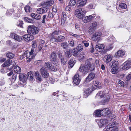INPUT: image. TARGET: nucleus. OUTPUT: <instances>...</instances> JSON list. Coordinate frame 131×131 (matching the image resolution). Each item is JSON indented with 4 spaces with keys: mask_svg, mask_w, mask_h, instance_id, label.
<instances>
[{
    "mask_svg": "<svg viewBox=\"0 0 131 131\" xmlns=\"http://www.w3.org/2000/svg\"><path fill=\"white\" fill-rule=\"evenodd\" d=\"M95 66L94 65H91V63L88 60L85 61L84 64H81L80 67L79 68L78 71H79V72L86 73H88L89 70L92 71L94 70L95 68Z\"/></svg>",
    "mask_w": 131,
    "mask_h": 131,
    "instance_id": "1",
    "label": "nucleus"
},
{
    "mask_svg": "<svg viewBox=\"0 0 131 131\" xmlns=\"http://www.w3.org/2000/svg\"><path fill=\"white\" fill-rule=\"evenodd\" d=\"M34 51V49H31L30 52L28 51H26L23 54V58H25V57H26L27 58V61L28 62H30L34 58V56L32 54Z\"/></svg>",
    "mask_w": 131,
    "mask_h": 131,
    "instance_id": "2",
    "label": "nucleus"
},
{
    "mask_svg": "<svg viewBox=\"0 0 131 131\" xmlns=\"http://www.w3.org/2000/svg\"><path fill=\"white\" fill-rule=\"evenodd\" d=\"M39 30V29L37 27L29 26L28 27L27 31L28 33L29 34L35 35L38 33Z\"/></svg>",
    "mask_w": 131,
    "mask_h": 131,
    "instance_id": "3",
    "label": "nucleus"
},
{
    "mask_svg": "<svg viewBox=\"0 0 131 131\" xmlns=\"http://www.w3.org/2000/svg\"><path fill=\"white\" fill-rule=\"evenodd\" d=\"M117 124L113 123L109 124L103 130V131H111L115 130L116 128H118L116 127Z\"/></svg>",
    "mask_w": 131,
    "mask_h": 131,
    "instance_id": "4",
    "label": "nucleus"
},
{
    "mask_svg": "<svg viewBox=\"0 0 131 131\" xmlns=\"http://www.w3.org/2000/svg\"><path fill=\"white\" fill-rule=\"evenodd\" d=\"M81 74L80 72H79V71H77L76 74L74 76L73 80L75 84L78 85L79 84L81 79L80 77Z\"/></svg>",
    "mask_w": 131,
    "mask_h": 131,
    "instance_id": "5",
    "label": "nucleus"
},
{
    "mask_svg": "<svg viewBox=\"0 0 131 131\" xmlns=\"http://www.w3.org/2000/svg\"><path fill=\"white\" fill-rule=\"evenodd\" d=\"M96 14H93L92 15L86 16L83 18L82 20L83 22L85 23H87L92 21L96 16Z\"/></svg>",
    "mask_w": 131,
    "mask_h": 131,
    "instance_id": "6",
    "label": "nucleus"
},
{
    "mask_svg": "<svg viewBox=\"0 0 131 131\" xmlns=\"http://www.w3.org/2000/svg\"><path fill=\"white\" fill-rule=\"evenodd\" d=\"M99 96L101 98L106 97L107 98L105 100H104V103L107 102L108 101V100L110 99V97L108 96L107 94H106L105 91H100L99 93L97 94L96 96Z\"/></svg>",
    "mask_w": 131,
    "mask_h": 131,
    "instance_id": "7",
    "label": "nucleus"
},
{
    "mask_svg": "<svg viewBox=\"0 0 131 131\" xmlns=\"http://www.w3.org/2000/svg\"><path fill=\"white\" fill-rule=\"evenodd\" d=\"M131 67V60H128L125 62L123 65L122 69L123 70H127Z\"/></svg>",
    "mask_w": 131,
    "mask_h": 131,
    "instance_id": "8",
    "label": "nucleus"
},
{
    "mask_svg": "<svg viewBox=\"0 0 131 131\" xmlns=\"http://www.w3.org/2000/svg\"><path fill=\"white\" fill-rule=\"evenodd\" d=\"M40 72L44 78H47L49 76V73L44 67L42 68L40 70Z\"/></svg>",
    "mask_w": 131,
    "mask_h": 131,
    "instance_id": "9",
    "label": "nucleus"
},
{
    "mask_svg": "<svg viewBox=\"0 0 131 131\" xmlns=\"http://www.w3.org/2000/svg\"><path fill=\"white\" fill-rule=\"evenodd\" d=\"M19 79L23 83H25L26 82L28 78L27 74L24 73H20L19 75Z\"/></svg>",
    "mask_w": 131,
    "mask_h": 131,
    "instance_id": "10",
    "label": "nucleus"
},
{
    "mask_svg": "<svg viewBox=\"0 0 131 131\" xmlns=\"http://www.w3.org/2000/svg\"><path fill=\"white\" fill-rule=\"evenodd\" d=\"M101 85L97 81L95 80L93 82L92 87L93 89H99L101 88Z\"/></svg>",
    "mask_w": 131,
    "mask_h": 131,
    "instance_id": "11",
    "label": "nucleus"
},
{
    "mask_svg": "<svg viewBox=\"0 0 131 131\" xmlns=\"http://www.w3.org/2000/svg\"><path fill=\"white\" fill-rule=\"evenodd\" d=\"M102 35V33L100 32H96L93 34L92 37V39L93 41H96Z\"/></svg>",
    "mask_w": 131,
    "mask_h": 131,
    "instance_id": "12",
    "label": "nucleus"
},
{
    "mask_svg": "<svg viewBox=\"0 0 131 131\" xmlns=\"http://www.w3.org/2000/svg\"><path fill=\"white\" fill-rule=\"evenodd\" d=\"M10 36L13 38L18 41H21L23 39L21 37L18 36L14 33H11L10 35Z\"/></svg>",
    "mask_w": 131,
    "mask_h": 131,
    "instance_id": "13",
    "label": "nucleus"
},
{
    "mask_svg": "<svg viewBox=\"0 0 131 131\" xmlns=\"http://www.w3.org/2000/svg\"><path fill=\"white\" fill-rule=\"evenodd\" d=\"M48 8V7L39 8L37 9V12L38 14H42L46 13L47 11Z\"/></svg>",
    "mask_w": 131,
    "mask_h": 131,
    "instance_id": "14",
    "label": "nucleus"
},
{
    "mask_svg": "<svg viewBox=\"0 0 131 131\" xmlns=\"http://www.w3.org/2000/svg\"><path fill=\"white\" fill-rule=\"evenodd\" d=\"M23 37L24 39L26 41L32 40L34 39V36L30 34L24 35L23 36Z\"/></svg>",
    "mask_w": 131,
    "mask_h": 131,
    "instance_id": "15",
    "label": "nucleus"
},
{
    "mask_svg": "<svg viewBox=\"0 0 131 131\" xmlns=\"http://www.w3.org/2000/svg\"><path fill=\"white\" fill-rule=\"evenodd\" d=\"M125 51L123 50H119L115 53V58H117L120 57H122L125 55Z\"/></svg>",
    "mask_w": 131,
    "mask_h": 131,
    "instance_id": "16",
    "label": "nucleus"
},
{
    "mask_svg": "<svg viewBox=\"0 0 131 131\" xmlns=\"http://www.w3.org/2000/svg\"><path fill=\"white\" fill-rule=\"evenodd\" d=\"M112 56L110 54H108L105 56L103 58L104 62L106 63H108L111 61Z\"/></svg>",
    "mask_w": 131,
    "mask_h": 131,
    "instance_id": "17",
    "label": "nucleus"
},
{
    "mask_svg": "<svg viewBox=\"0 0 131 131\" xmlns=\"http://www.w3.org/2000/svg\"><path fill=\"white\" fill-rule=\"evenodd\" d=\"M103 113V109L101 110H95L93 113V115L95 116V117H99L101 116L102 115Z\"/></svg>",
    "mask_w": 131,
    "mask_h": 131,
    "instance_id": "18",
    "label": "nucleus"
},
{
    "mask_svg": "<svg viewBox=\"0 0 131 131\" xmlns=\"http://www.w3.org/2000/svg\"><path fill=\"white\" fill-rule=\"evenodd\" d=\"M104 46L103 44H98L95 46V50L99 52H101L104 50Z\"/></svg>",
    "mask_w": 131,
    "mask_h": 131,
    "instance_id": "19",
    "label": "nucleus"
},
{
    "mask_svg": "<svg viewBox=\"0 0 131 131\" xmlns=\"http://www.w3.org/2000/svg\"><path fill=\"white\" fill-rule=\"evenodd\" d=\"M95 76V74L94 73H90L86 78L85 82H89L94 78Z\"/></svg>",
    "mask_w": 131,
    "mask_h": 131,
    "instance_id": "20",
    "label": "nucleus"
},
{
    "mask_svg": "<svg viewBox=\"0 0 131 131\" xmlns=\"http://www.w3.org/2000/svg\"><path fill=\"white\" fill-rule=\"evenodd\" d=\"M108 121L107 119H101L100 121L99 124V127H102L106 124L108 123Z\"/></svg>",
    "mask_w": 131,
    "mask_h": 131,
    "instance_id": "21",
    "label": "nucleus"
},
{
    "mask_svg": "<svg viewBox=\"0 0 131 131\" xmlns=\"http://www.w3.org/2000/svg\"><path fill=\"white\" fill-rule=\"evenodd\" d=\"M77 5L79 7L84 6L86 3V0H79L78 1Z\"/></svg>",
    "mask_w": 131,
    "mask_h": 131,
    "instance_id": "22",
    "label": "nucleus"
},
{
    "mask_svg": "<svg viewBox=\"0 0 131 131\" xmlns=\"http://www.w3.org/2000/svg\"><path fill=\"white\" fill-rule=\"evenodd\" d=\"M12 60L11 59H8L3 63L2 66L4 67L10 66L12 64Z\"/></svg>",
    "mask_w": 131,
    "mask_h": 131,
    "instance_id": "23",
    "label": "nucleus"
},
{
    "mask_svg": "<svg viewBox=\"0 0 131 131\" xmlns=\"http://www.w3.org/2000/svg\"><path fill=\"white\" fill-rule=\"evenodd\" d=\"M30 16L32 18L37 20H39L41 18V17L40 15L35 13L31 14Z\"/></svg>",
    "mask_w": 131,
    "mask_h": 131,
    "instance_id": "24",
    "label": "nucleus"
},
{
    "mask_svg": "<svg viewBox=\"0 0 131 131\" xmlns=\"http://www.w3.org/2000/svg\"><path fill=\"white\" fill-rule=\"evenodd\" d=\"M57 42H60L64 41L65 39V37L64 36L61 35L57 37Z\"/></svg>",
    "mask_w": 131,
    "mask_h": 131,
    "instance_id": "25",
    "label": "nucleus"
},
{
    "mask_svg": "<svg viewBox=\"0 0 131 131\" xmlns=\"http://www.w3.org/2000/svg\"><path fill=\"white\" fill-rule=\"evenodd\" d=\"M103 113L104 112H105V114L104 115L105 116L108 115L110 114L111 112L109 108H104L103 109Z\"/></svg>",
    "mask_w": 131,
    "mask_h": 131,
    "instance_id": "26",
    "label": "nucleus"
},
{
    "mask_svg": "<svg viewBox=\"0 0 131 131\" xmlns=\"http://www.w3.org/2000/svg\"><path fill=\"white\" fill-rule=\"evenodd\" d=\"M51 62L53 64L57 66L59 65L58 61L57 58L50 60Z\"/></svg>",
    "mask_w": 131,
    "mask_h": 131,
    "instance_id": "27",
    "label": "nucleus"
},
{
    "mask_svg": "<svg viewBox=\"0 0 131 131\" xmlns=\"http://www.w3.org/2000/svg\"><path fill=\"white\" fill-rule=\"evenodd\" d=\"M20 68L18 66H16L14 68V71L17 74L20 73L21 72Z\"/></svg>",
    "mask_w": 131,
    "mask_h": 131,
    "instance_id": "28",
    "label": "nucleus"
},
{
    "mask_svg": "<svg viewBox=\"0 0 131 131\" xmlns=\"http://www.w3.org/2000/svg\"><path fill=\"white\" fill-rule=\"evenodd\" d=\"M110 65H112L111 67L116 68L118 65V63L117 61H113L110 64Z\"/></svg>",
    "mask_w": 131,
    "mask_h": 131,
    "instance_id": "29",
    "label": "nucleus"
},
{
    "mask_svg": "<svg viewBox=\"0 0 131 131\" xmlns=\"http://www.w3.org/2000/svg\"><path fill=\"white\" fill-rule=\"evenodd\" d=\"M83 91L84 92L90 94L91 92L92 89L91 88H84L83 89Z\"/></svg>",
    "mask_w": 131,
    "mask_h": 131,
    "instance_id": "30",
    "label": "nucleus"
},
{
    "mask_svg": "<svg viewBox=\"0 0 131 131\" xmlns=\"http://www.w3.org/2000/svg\"><path fill=\"white\" fill-rule=\"evenodd\" d=\"M85 11H83V12L81 13V14L80 13L78 15L76 16L80 19H83L84 16L85 15Z\"/></svg>",
    "mask_w": 131,
    "mask_h": 131,
    "instance_id": "31",
    "label": "nucleus"
},
{
    "mask_svg": "<svg viewBox=\"0 0 131 131\" xmlns=\"http://www.w3.org/2000/svg\"><path fill=\"white\" fill-rule=\"evenodd\" d=\"M57 58V56L56 52L54 51H53L50 54L49 58L50 60Z\"/></svg>",
    "mask_w": 131,
    "mask_h": 131,
    "instance_id": "32",
    "label": "nucleus"
},
{
    "mask_svg": "<svg viewBox=\"0 0 131 131\" xmlns=\"http://www.w3.org/2000/svg\"><path fill=\"white\" fill-rule=\"evenodd\" d=\"M83 11H85L84 10L82 9H79L76 10L75 12V16L77 15H78L80 13L81 14V13L83 12Z\"/></svg>",
    "mask_w": 131,
    "mask_h": 131,
    "instance_id": "33",
    "label": "nucleus"
},
{
    "mask_svg": "<svg viewBox=\"0 0 131 131\" xmlns=\"http://www.w3.org/2000/svg\"><path fill=\"white\" fill-rule=\"evenodd\" d=\"M67 15L65 12H63L62 14V19L63 22H64L66 20Z\"/></svg>",
    "mask_w": 131,
    "mask_h": 131,
    "instance_id": "34",
    "label": "nucleus"
},
{
    "mask_svg": "<svg viewBox=\"0 0 131 131\" xmlns=\"http://www.w3.org/2000/svg\"><path fill=\"white\" fill-rule=\"evenodd\" d=\"M89 42L90 41L88 40H84L82 41V42L85 47H87L89 46Z\"/></svg>",
    "mask_w": 131,
    "mask_h": 131,
    "instance_id": "35",
    "label": "nucleus"
},
{
    "mask_svg": "<svg viewBox=\"0 0 131 131\" xmlns=\"http://www.w3.org/2000/svg\"><path fill=\"white\" fill-rule=\"evenodd\" d=\"M49 69L52 71H57L58 68L56 66H52L51 64L50 67Z\"/></svg>",
    "mask_w": 131,
    "mask_h": 131,
    "instance_id": "36",
    "label": "nucleus"
},
{
    "mask_svg": "<svg viewBox=\"0 0 131 131\" xmlns=\"http://www.w3.org/2000/svg\"><path fill=\"white\" fill-rule=\"evenodd\" d=\"M61 47H62L64 49H66L68 47L67 43L66 42H63L61 44Z\"/></svg>",
    "mask_w": 131,
    "mask_h": 131,
    "instance_id": "37",
    "label": "nucleus"
},
{
    "mask_svg": "<svg viewBox=\"0 0 131 131\" xmlns=\"http://www.w3.org/2000/svg\"><path fill=\"white\" fill-rule=\"evenodd\" d=\"M97 25V22L96 21H94L91 23V25L90 27L96 29Z\"/></svg>",
    "mask_w": 131,
    "mask_h": 131,
    "instance_id": "38",
    "label": "nucleus"
},
{
    "mask_svg": "<svg viewBox=\"0 0 131 131\" xmlns=\"http://www.w3.org/2000/svg\"><path fill=\"white\" fill-rule=\"evenodd\" d=\"M6 56L8 58L12 59L14 57V55L12 53L9 52L6 53Z\"/></svg>",
    "mask_w": 131,
    "mask_h": 131,
    "instance_id": "39",
    "label": "nucleus"
},
{
    "mask_svg": "<svg viewBox=\"0 0 131 131\" xmlns=\"http://www.w3.org/2000/svg\"><path fill=\"white\" fill-rule=\"evenodd\" d=\"M119 7L122 9H126L127 8V5L125 3H121L119 5Z\"/></svg>",
    "mask_w": 131,
    "mask_h": 131,
    "instance_id": "40",
    "label": "nucleus"
},
{
    "mask_svg": "<svg viewBox=\"0 0 131 131\" xmlns=\"http://www.w3.org/2000/svg\"><path fill=\"white\" fill-rule=\"evenodd\" d=\"M54 3V1L53 0L48 1L45 3V5L48 6L52 5Z\"/></svg>",
    "mask_w": 131,
    "mask_h": 131,
    "instance_id": "41",
    "label": "nucleus"
},
{
    "mask_svg": "<svg viewBox=\"0 0 131 131\" xmlns=\"http://www.w3.org/2000/svg\"><path fill=\"white\" fill-rule=\"evenodd\" d=\"M65 53L66 57L68 58H70L71 57L72 55L71 50L70 51L69 50L66 51Z\"/></svg>",
    "mask_w": 131,
    "mask_h": 131,
    "instance_id": "42",
    "label": "nucleus"
},
{
    "mask_svg": "<svg viewBox=\"0 0 131 131\" xmlns=\"http://www.w3.org/2000/svg\"><path fill=\"white\" fill-rule=\"evenodd\" d=\"M95 29L90 26L88 30L89 33L90 34H92L94 32Z\"/></svg>",
    "mask_w": 131,
    "mask_h": 131,
    "instance_id": "43",
    "label": "nucleus"
},
{
    "mask_svg": "<svg viewBox=\"0 0 131 131\" xmlns=\"http://www.w3.org/2000/svg\"><path fill=\"white\" fill-rule=\"evenodd\" d=\"M79 52H81L83 50V46L81 44L79 45L76 48Z\"/></svg>",
    "mask_w": 131,
    "mask_h": 131,
    "instance_id": "44",
    "label": "nucleus"
},
{
    "mask_svg": "<svg viewBox=\"0 0 131 131\" xmlns=\"http://www.w3.org/2000/svg\"><path fill=\"white\" fill-rule=\"evenodd\" d=\"M25 10L26 12L29 13L30 12V10H31V8L30 6H27L25 7H24Z\"/></svg>",
    "mask_w": 131,
    "mask_h": 131,
    "instance_id": "45",
    "label": "nucleus"
},
{
    "mask_svg": "<svg viewBox=\"0 0 131 131\" xmlns=\"http://www.w3.org/2000/svg\"><path fill=\"white\" fill-rule=\"evenodd\" d=\"M24 19L25 21L29 23H32L34 21L32 19L29 18L27 17H25L24 18Z\"/></svg>",
    "mask_w": 131,
    "mask_h": 131,
    "instance_id": "46",
    "label": "nucleus"
},
{
    "mask_svg": "<svg viewBox=\"0 0 131 131\" xmlns=\"http://www.w3.org/2000/svg\"><path fill=\"white\" fill-rule=\"evenodd\" d=\"M51 64L50 62H46L45 64V68L46 69V68H49L50 67V66L51 65Z\"/></svg>",
    "mask_w": 131,
    "mask_h": 131,
    "instance_id": "47",
    "label": "nucleus"
},
{
    "mask_svg": "<svg viewBox=\"0 0 131 131\" xmlns=\"http://www.w3.org/2000/svg\"><path fill=\"white\" fill-rule=\"evenodd\" d=\"M69 43L70 46L71 47H73L74 46V43L73 40H70L69 41Z\"/></svg>",
    "mask_w": 131,
    "mask_h": 131,
    "instance_id": "48",
    "label": "nucleus"
},
{
    "mask_svg": "<svg viewBox=\"0 0 131 131\" xmlns=\"http://www.w3.org/2000/svg\"><path fill=\"white\" fill-rule=\"evenodd\" d=\"M28 74L29 77L30 78V80H32L33 79V75L32 72H28Z\"/></svg>",
    "mask_w": 131,
    "mask_h": 131,
    "instance_id": "49",
    "label": "nucleus"
},
{
    "mask_svg": "<svg viewBox=\"0 0 131 131\" xmlns=\"http://www.w3.org/2000/svg\"><path fill=\"white\" fill-rule=\"evenodd\" d=\"M76 3V1L75 0H71L69 2V4L70 6H73Z\"/></svg>",
    "mask_w": 131,
    "mask_h": 131,
    "instance_id": "50",
    "label": "nucleus"
},
{
    "mask_svg": "<svg viewBox=\"0 0 131 131\" xmlns=\"http://www.w3.org/2000/svg\"><path fill=\"white\" fill-rule=\"evenodd\" d=\"M14 13L13 10V9H10L8 10L6 12V14L8 15H11L12 13Z\"/></svg>",
    "mask_w": 131,
    "mask_h": 131,
    "instance_id": "51",
    "label": "nucleus"
},
{
    "mask_svg": "<svg viewBox=\"0 0 131 131\" xmlns=\"http://www.w3.org/2000/svg\"><path fill=\"white\" fill-rule=\"evenodd\" d=\"M73 55L74 56H77L78 54V52H79L76 49H73Z\"/></svg>",
    "mask_w": 131,
    "mask_h": 131,
    "instance_id": "52",
    "label": "nucleus"
},
{
    "mask_svg": "<svg viewBox=\"0 0 131 131\" xmlns=\"http://www.w3.org/2000/svg\"><path fill=\"white\" fill-rule=\"evenodd\" d=\"M52 36V37L50 39V41L52 43H53L54 42H57V37L55 38L53 37V36Z\"/></svg>",
    "mask_w": 131,
    "mask_h": 131,
    "instance_id": "53",
    "label": "nucleus"
},
{
    "mask_svg": "<svg viewBox=\"0 0 131 131\" xmlns=\"http://www.w3.org/2000/svg\"><path fill=\"white\" fill-rule=\"evenodd\" d=\"M113 68L111 70V72L113 74H115L117 73V71L116 69V68L112 67Z\"/></svg>",
    "mask_w": 131,
    "mask_h": 131,
    "instance_id": "54",
    "label": "nucleus"
},
{
    "mask_svg": "<svg viewBox=\"0 0 131 131\" xmlns=\"http://www.w3.org/2000/svg\"><path fill=\"white\" fill-rule=\"evenodd\" d=\"M118 84H120L121 86L123 87L124 86V83L123 81L120 80H119L118 81Z\"/></svg>",
    "mask_w": 131,
    "mask_h": 131,
    "instance_id": "55",
    "label": "nucleus"
},
{
    "mask_svg": "<svg viewBox=\"0 0 131 131\" xmlns=\"http://www.w3.org/2000/svg\"><path fill=\"white\" fill-rule=\"evenodd\" d=\"M61 63L62 64H64L65 65L66 64V62L67 60L65 58H62L61 59Z\"/></svg>",
    "mask_w": 131,
    "mask_h": 131,
    "instance_id": "56",
    "label": "nucleus"
},
{
    "mask_svg": "<svg viewBox=\"0 0 131 131\" xmlns=\"http://www.w3.org/2000/svg\"><path fill=\"white\" fill-rule=\"evenodd\" d=\"M88 8L90 9L92 8H94L95 7V6L93 4H90L88 6Z\"/></svg>",
    "mask_w": 131,
    "mask_h": 131,
    "instance_id": "57",
    "label": "nucleus"
},
{
    "mask_svg": "<svg viewBox=\"0 0 131 131\" xmlns=\"http://www.w3.org/2000/svg\"><path fill=\"white\" fill-rule=\"evenodd\" d=\"M18 23H19V24H17V25L18 26H20L21 27H22V26L23 24V21L20 20H19L18 22Z\"/></svg>",
    "mask_w": 131,
    "mask_h": 131,
    "instance_id": "58",
    "label": "nucleus"
},
{
    "mask_svg": "<svg viewBox=\"0 0 131 131\" xmlns=\"http://www.w3.org/2000/svg\"><path fill=\"white\" fill-rule=\"evenodd\" d=\"M32 46L33 48H35L37 46L36 42V41H33L32 42Z\"/></svg>",
    "mask_w": 131,
    "mask_h": 131,
    "instance_id": "59",
    "label": "nucleus"
},
{
    "mask_svg": "<svg viewBox=\"0 0 131 131\" xmlns=\"http://www.w3.org/2000/svg\"><path fill=\"white\" fill-rule=\"evenodd\" d=\"M46 15H44L42 17V20L41 22L43 24L45 23V20L46 19Z\"/></svg>",
    "mask_w": 131,
    "mask_h": 131,
    "instance_id": "60",
    "label": "nucleus"
},
{
    "mask_svg": "<svg viewBox=\"0 0 131 131\" xmlns=\"http://www.w3.org/2000/svg\"><path fill=\"white\" fill-rule=\"evenodd\" d=\"M17 78V75L16 74H14L12 76V80L15 81Z\"/></svg>",
    "mask_w": 131,
    "mask_h": 131,
    "instance_id": "61",
    "label": "nucleus"
},
{
    "mask_svg": "<svg viewBox=\"0 0 131 131\" xmlns=\"http://www.w3.org/2000/svg\"><path fill=\"white\" fill-rule=\"evenodd\" d=\"M40 75L38 72L36 71L35 72V76L36 78H37V77L39 76Z\"/></svg>",
    "mask_w": 131,
    "mask_h": 131,
    "instance_id": "62",
    "label": "nucleus"
},
{
    "mask_svg": "<svg viewBox=\"0 0 131 131\" xmlns=\"http://www.w3.org/2000/svg\"><path fill=\"white\" fill-rule=\"evenodd\" d=\"M131 79V74H129L127 75L126 78V80L127 81H128L130 80Z\"/></svg>",
    "mask_w": 131,
    "mask_h": 131,
    "instance_id": "63",
    "label": "nucleus"
},
{
    "mask_svg": "<svg viewBox=\"0 0 131 131\" xmlns=\"http://www.w3.org/2000/svg\"><path fill=\"white\" fill-rule=\"evenodd\" d=\"M6 60V59L2 57H0V62L3 63Z\"/></svg>",
    "mask_w": 131,
    "mask_h": 131,
    "instance_id": "64",
    "label": "nucleus"
}]
</instances>
